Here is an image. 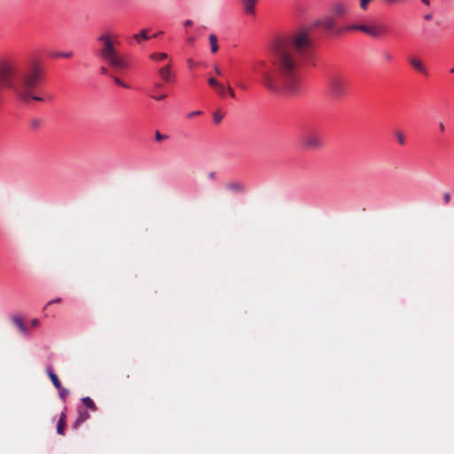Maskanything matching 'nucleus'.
Listing matches in <instances>:
<instances>
[{
    "instance_id": "nucleus-6",
    "label": "nucleus",
    "mask_w": 454,
    "mask_h": 454,
    "mask_svg": "<svg viewBox=\"0 0 454 454\" xmlns=\"http://www.w3.org/2000/svg\"><path fill=\"white\" fill-rule=\"evenodd\" d=\"M408 62L417 72H419L424 75H428V70H427V67L422 62V60L420 59H419L418 57H414V56L409 57Z\"/></svg>"
},
{
    "instance_id": "nucleus-2",
    "label": "nucleus",
    "mask_w": 454,
    "mask_h": 454,
    "mask_svg": "<svg viewBox=\"0 0 454 454\" xmlns=\"http://www.w3.org/2000/svg\"><path fill=\"white\" fill-rule=\"evenodd\" d=\"M100 43L95 54L116 70H125L129 67V62L119 54L108 34H103L97 38Z\"/></svg>"
},
{
    "instance_id": "nucleus-27",
    "label": "nucleus",
    "mask_w": 454,
    "mask_h": 454,
    "mask_svg": "<svg viewBox=\"0 0 454 454\" xmlns=\"http://www.w3.org/2000/svg\"><path fill=\"white\" fill-rule=\"evenodd\" d=\"M42 123V120L39 119V118H36V119H34L31 121V125L34 127V128H38Z\"/></svg>"
},
{
    "instance_id": "nucleus-1",
    "label": "nucleus",
    "mask_w": 454,
    "mask_h": 454,
    "mask_svg": "<svg viewBox=\"0 0 454 454\" xmlns=\"http://www.w3.org/2000/svg\"><path fill=\"white\" fill-rule=\"evenodd\" d=\"M314 43L309 32L301 29L296 33L278 40L272 49V63L276 69L278 83L264 71L258 72L264 84L270 90L278 87L291 95L301 92V67L313 55Z\"/></svg>"
},
{
    "instance_id": "nucleus-22",
    "label": "nucleus",
    "mask_w": 454,
    "mask_h": 454,
    "mask_svg": "<svg viewBox=\"0 0 454 454\" xmlns=\"http://www.w3.org/2000/svg\"><path fill=\"white\" fill-rule=\"evenodd\" d=\"M149 96L156 100H161L167 97L166 93L159 94L157 90L155 91H150Z\"/></svg>"
},
{
    "instance_id": "nucleus-14",
    "label": "nucleus",
    "mask_w": 454,
    "mask_h": 454,
    "mask_svg": "<svg viewBox=\"0 0 454 454\" xmlns=\"http://www.w3.org/2000/svg\"><path fill=\"white\" fill-rule=\"evenodd\" d=\"M47 373L51 380L52 381L54 387L56 388H61V382L59 381L58 376L53 372L52 369L50 366L47 368Z\"/></svg>"
},
{
    "instance_id": "nucleus-44",
    "label": "nucleus",
    "mask_w": 454,
    "mask_h": 454,
    "mask_svg": "<svg viewBox=\"0 0 454 454\" xmlns=\"http://www.w3.org/2000/svg\"><path fill=\"white\" fill-rule=\"evenodd\" d=\"M450 72H451V73H454V67H453L452 69H450Z\"/></svg>"
},
{
    "instance_id": "nucleus-16",
    "label": "nucleus",
    "mask_w": 454,
    "mask_h": 454,
    "mask_svg": "<svg viewBox=\"0 0 454 454\" xmlns=\"http://www.w3.org/2000/svg\"><path fill=\"white\" fill-rule=\"evenodd\" d=\"M208 39H209L211 51L214 53L216 52L218 50L216 35L215 34H211L209 35Z\"/></svg>"
},
{
    "instance_id": "nucleus-20",
    "label": "nucleus",
    "mask_w": 454,
    "mask_h": 454,
    "mask_svg": "<svg viewBox=\"0 0 454 454\" xmlns=\"http://www.w3.org/2000/svg\"><path fill=\"white\" fill-rule=\"evenodd\" d=\"M133 38H134V40H135L137 43H139L141 39H145V40H146V39H148V38H149V36L147 35V33H146V31H145V30H142L139 34H136V35H133Z\"/></svg>"
},
{
    "instance_id": "nucleus-8",
    "label": "nucleus",
    "mask_w": 454,
    "mask_h": 454,
    "mask_svg": "<svg viewBox=\"0 0 454 454\" xmlns=\"http://www.w3.org/2000/svg\"><path fill=\"white\" fill-rule=\"evenodd\" d=\"M304 145L309 149H316L322 145L321 139L314 135L307 136L303 140Z\"/></svg>"
},
{
    "instance_id": "nucleus-18",
    "label": "nucleus",
    "mask_w": 454,
    "mask_h": 454,
    "mask_svg": "<svg viewBox=\"0 0 454 454\" xmlns=\"http://www.w3.org/2000/svg\"><path fill=\"white\" fill-rule=\"evenodd\" d=\"M64 427H65V414L62 413L57 425V433L59 434H64Z\"/></svg>"
},
{
    "instance_id": "nucleus-39",
    "label": "nucleus",
    "mask_w": 454,
    "mask_h": 454,
    "mask_svg": "<svg viewBox=\"0 0 454 454\" xmlns=\"http://www.w3.org/2000/svg\"><path fill=\"white\" fill-rule=\"evenodd\" d=\"M215 73H216L217 74H219V75H220V74H222V73H221V70H220L217 67H215Z\"/></svg>"
},
{
    "instance_id": "nucleus-23",
    "label": "nucleus",
    "mask_w": 454,
    "mask_h": 454,
    "mask_svg": "<svg viewBox=\"0 0 454 454\" xmlns=\"http://www.w3.org/2000/svg\"><path fill=\"white\" fill-rule=\"evenodd\" d=\"M73 55V52L72 51H67V52H53L51 53V56L54 57V58H70L72 57Z\"/></svg>"
},
{
    "instance_id": "nucleus-12",
    "label": "nucleus",
    "mask_w": 454,
    "mask_h": 454,
    "mask_svg": "<svg viewBox=\"0 0 454 454\" xmlns=\"http://www.w3.org/2000/svg\"><path fill=\"white\" fill-rule=\"evenodd\" d=\"M348 11V6L345 4L339 3L333 6V13L336 16H343Z\"/></svg>"
},
{
    "instance_id": "nucleus-17",
    "label": "nucleus",
    "mask_w": 454,
    "mask_h": 454,
    "mask_svg": "<svg viewBox=\"0 0 454 454\" xmlns=\"http://www.w3.org/2000/svg\"><path fill=\"white\" fill-rule=\"evenodd\" d=\"M150 59L154 61H162L168 59V54L165 52H155L150 55Z\"/></svg>"
},
{
    "instance_id": "nucleus-3",
    "label": "nucleus",
    "mask_w": 454,
    "mask_h": 454,
    "mask_svg": "<svg viewBox=\"0 0 454 454\" xmlns=\"http://www.w3.org/2000/svg\"><path fill=\"white\" fill-rule=\"evenodd\" d=\"M327 88L333 98H340L347 93V81L340 74L330 73L327 77Z\"/></svg>"
},
{
    "instance_id": "nucleus-38",
    "label": "nucleus",
    "mask_w": 454,
    "mask_h": 454,
    "mask_svg": "<svg viewBox=\"0 0 454 454\" xmlns=\"http://www.w3.org/2000/svg\"><path fill=\"white\" fill-rule=\"evenodd\" d=\"M195 38L193 36H191L190 38H188V42L190 43H192L194 42Z\"/></svg>"
},
{
    "instance_id": "nucleus-28",
    "label": "nucleus",
    "mask_w": 454,
    "mask_h": 454,
    "mask_svg": "<svg viewBox=\"0 0 454 454\" xmlns=\"http://www.w3.org/2000/svg\"><path fill=\"white\" fill-rule=\"evenodd\" d=\"M223 115H214L213 121L215 124H219L222 121Z\"/></svg>"
},
{
    "instance_id": "nucleus-43",
    "label": "nucleus",
    "mask_w": 454,
    "mask_h": 454,
    "mask_svg": "<svg viewBox=\"0 0 454 454\" xmlns=\"http://www.w3.org/2000/svg\"><path fill=\"white\" fill-rule=\"evenodd\" d=\"M209 177H210V178H214V177H215V173H214V172L210 173V174H209Z\"/></svg>"
},
{
    "instance_id": "nucleus-42",
    "label": "nucleus",
    "mask_w": 454,
    "mask_h": 454,
    "mask_svg": "<svg viewBox=\"0 0 454 454\" xmlns=\"http://www.w3.org/2000/svg\"><path fill=\"white\" fill-rule=\"evenodd\" d=\"M156 138L158 140L161 139V136H160V134L159 132L156 133Z\"/></svg>"
},
{
    "instance_id": "nucleus-19",
    "label": "nucleus",
    "mask_w": 454,
    "mask_h": 454,
    "mask_svg": "<svg viewBox=\"0 0 454 454\" xmlns=\"http://www.w3.org/2000/svg\"><path fill=\"white\" fill-rule=\"evenodd\" d=\"M82 403L89 409L95 411L96 406L93 400L90 397H83L82 399Z\"/></svg>"
},
{
    "instance_id": "nucleus-9",
    "label": "nucleus",
    "mask_w": 454,
    "mask_h": 454,
    "mask_svg": "<svg viewBox=\"0 0 454 454\" xmlns=\"http://www.w3.org/2000/svg\"><path fill=\"white\" fill-rule=\"evenodd\" d=\"M170 68H171L170 64H168V65H166V66H164V67H160L159 69L160 76L167 83H169V82H173V78H172V74H171Z\"/></svg>"
},
{
    "instance_id": "nucleus-34",
    "label": "nucleus",
    "mask_w": 454,
    "mask_h": 454,
    "mask_svg": "<svg viewBox=\"0 0 454 454\" xmlns=\"http://www.w3.org/2000/svg\"><path fill=\"white\" fill-rule=\"evenodd\" d=\"M39 325V320L38 319H33L32 322H31V325L34 326V327H36L37 325Z\"/></svg>"
},
{
    "instance_id": "nucleus-26",
    "label": "nucleus",
    "mask_w": 454,
    "mask_h": 454,
    "mask_svg": "<svg viewBox=\"0 0 454 454\" xmlns=\"http://www.w3.org/2000/svg\"><path fill=\"white\" fill-rule=\"evenodd\" d=\"M113 80H114L115 84H117V85H119V86H121L122 88H125V89H129V84L123 82L120 78H118L116 76L113 77Z\"/></svg>"
},
{
    "instance_id": "nucleus-5",
    "label": "nucleus",
    "mask_w": 454,
    "mask_h": 454,
    "mask_svg": "<svg viewBox=\"0 0 454 454\" xmlns=\"http://www.w3.org/2000/svg\"><path fill=\"white\" fill-rule=\"evenodd\" d=\"M317 24L322 26L327 31H331L337 35H340L347 32L340 31V29L345 28V27L337 26L333 16L325 17L322 20L317 21Z\"/></svg>"
},
{
    "instance_id": "nucleus-29",
    "label": "nucleus",
    "mask_w": 454,
    "mask_h": 454,
    "mask_svg": "<svg viewBox=\"0 0 454 454\" xmlns=\"http://www.w3.org/2000/svg\"><path fill=\"white\" fill-rule=\"evenodd\" d=\"M370 2V0H360V6L363 10H365L367 8V4Z\"/></svg>"
},
{
    "instance_id": "nucleus-15",
    "label": "nucleus",
    "mask_w": 454,
    "mask_h": 454,
    "mask_svg": "<svg viewBox=\"0 0 454 454\" xmlns=\"http://www.w3.org/2000/svg\"><path fill=\"white\" fill-rule=\"evenodd\" d=\"M88 418H89L88 411H80L78 418L76 419L75 422L73 425L74 428H76L81 423L84 422Z\"/></svg>"
},
{
    "instance_id": "nucleus-31",
    "label": "nucleus",
    "mask_w": 454,
    "mask_h": 454,
    "mask_svg": "<svg viewBox=\"0 0 454 454\" xmlns=\"http://www.w3.org/2000/svg\"><path fill=\"white\" fill-rule=\"evenodd\" d=\"M443 200H444V202H445L446 204H448V203L450 202V193H448V192H447V193H445V194L443 195Z\"/></svg>"
},
{
    "instance_id": "nucleus-21",
    "label": "nucleus",
    "mask_w": 454,
    "mask_h": 454,
    "mask_svg": "<svg viewBox=\"0 0 454 454\" xmlns=\"http://www.w3.org/2000/svg\"><path fill=\"white\" fill-rule=\"evenodd\" d=\"M149 96L156 100H161L167 97L166 93L159 94L157 90L155 91H150Z\"/></svg>"
},
{
    "instance_id": "nucleus-13",
    "label": "nucleus",
    "mask_w": 454,
    "mask_h": 454,
    "mask_svg": "<svg viewBox=\"0 0 454 454\" xmlns=\"http://www.w3.org/2000/svg\"><path fill=\"white\" fill-rule=\"evenodd\" d=\"M227 189L231 192H245V186L243 184L239 182H233L227 184Z\"/></svg>"
},
{
    "instance_id": "nucleus-40",
    "label": "nucleus",
    "mask_w": 454,
    "mask_h": 454,
    "mask_svg": "<svg viewBox=\"0 0 454 454\" xmlns=\"http://www.w3.org/2000/svg\"><path fill=\"white\" fill-rule=\"evenodd\" d=\"M190 114H203L200 110H196V111H192L191 112Z\"/></svg>"
},
{
    "instance_id": "nucleus-4",
    "label": "nucleus",
    "mask_w": 454,
    "mask_h": 454,
    "mask_svg": "<svg viewBox=\"0 0 454 454\" xmlns=\"http://www.w3.org/2000/svg\"><path fill=\"white\" fill-rule=\"evenodd\" d=\"M351 30L362 31L374 38L380 37L385 33V29L381 27H369L366 25L346 26L345 28H342L340 31H351Z\"/></svg>"
},
{
    "instance_id": "nucleus-25",
    "label": "nucleus",
    "mask_w": 454,
    "mask_h": 454,
    "mask_svg": "<svg viewBox=\"0 0 454 454\" xmlns=\"http://www.w3.org/2000/svg\"><path fill=\"white\" fill-rule=\"evenodd\" d=\"M381 55H382L383 59H384L386 62H391V61H393V59H394L393 55H392L389 51H383V52L381 53Z\"/></svg>"
},
{
    "instance_id": "nucleus-41",
    "label": "nucleus",
    "mask_w": 454,
    "mask_h": 454,
    "mask_svg": "<svg viewBox=\"0 0 454 454\" xmlns=\"http://www.w3.org/2000/svg\"><path fill=\"white\" fill-rule=\"evenodd\" d=\"M421 2L427 5H429L430 1L429 0H421Z\"/></svg>"
},
{
    "instance_id": "nucleus-36",
    "label": "nucleus",
    "mask_w": 454,
    "mask_h": 454,
    "mask_svg": "<svg viewBox=\"0 0 454 454\" xmlns=\"http://www.w3.org/2000/svg\"><path fill=\"white\" fill-rule=\"evenodd\" d=\"M188 65H189V67H190V68H192V67H194V65H195V64H194V62H193L192 59H189V60H188Z\"/></svg>"
},
{
    "instance_id": "nucleus-11",
    "label": "nucleus",
    "mask_w": 454,
    "mask_h": 454,
    "mask_svg": "<svg viewBox=\"0 0 454 454\" xmlns=\"http://www.w3.org/2000/svg\"><path fill=\"white\" fill-rule=\"evenodd\" d=\"M240 1L243 4L244 11L246 13H247V14L254 13V5H255V3L257 0H240Z\"/></svg>"
},
{
    "instance_id": "nucleus-10",
    "label": "nucleus",
    "mask_w": 454,
    "mask_h": 454,
    "mask_svg": "<svg viewBox=\"0 0 454 454\" xmlns=\"http://www.w3.org/2000/svg\"><path fill=\"white\" fill-rule=\"evenodd\" d=\"M12 322L14 323V325L18 327L19 331L24 334V335H28V329L27 327L26 326V325L24 324L21 317L20 316H13L12 317Z\"/></svg>"
},
{
    "instance_id": "nucleus-33",
    "label": "nucleus",
    "mask_w": 454,
    "mask_h": 454,
    "mask_svg": "<svg viewBox=\"0 0 454 454\" xmlns=\"http://www.w3.org/2000/svg\"><path fill=\"white\" fill-rule=\"evenodd\" d=\"M99 70H100V73H101L102 74H108V70H107V68H106V67H101Z\"/></svg>"
},
{
    "instance_id": "nucleus-37",
    "label": "nucleus",
    "mask_w": 454,
    "mask_h": 454,
    "mask_svg": "<svg viewBox=\"0 0 454 454\" xmlns=\"http://www.w3.org/2000/svg\"><path fill=\"white\" fill-rule=\"evenodd\" d=\"M424 19H425L426 20H430L432 19V15H431V14H426V15L424 16Z\"/></svg>"
},
{
    "instance_id": "nucleus-35",
    "label": "nucleus",
    "mask_w": 454,
    "mask_h": 454,
    "mask_svg": "<svg viewBox=\"0 0 454 454\" xmlns=\"http://www.w3.org/2000/svg\"><path fill=\"white\" fill-rule=\"evenodd\" d=\"M192 23H193V22H192V20H186L184 21V25L185 27H189V26H192Z\"/></svg>"
},
{
    "instance_id": "nucleus-30",
    "label": "nucleus",
    "mask_w": 454,
    "mask_h": 454,
    "mask_svg": "<svg viewBox=\"0 0 454 454\" xmlns=\"http://www.w3.org/2000/svg\"><path fill=\"white\" fill-rule=\"evenodd\" d=\"M162 88V84L160 83V82H155L154 85H153V88L151 91H155V90H159Z\"/></svg>"
},
{
    "instance_id": "nucleus-7",
    "label": "nucleus",
    "mask_w": 454,
    "mask_h": 454,
    "mask_svg": "<svg viewBox=\"0 0 454 454\" xmlns=\"http://www.w3.org/2000/svg\"><path fill=\"white\" fill-rule=\"evenodd\" d=\"M208 83L214 87L216 91L221 95V96H226L228 94L230 95H233V91L230 88V87H225L224 85L219 83L216 79L211 77L208 79Z\"/></svg>"
},
{
    "instance_id": "nucleus-32",
    "label": "nucleus",
    "mask_w": 454,
    "mask_h": 454,
    "mask_svg": "<svg viewBox=\"0 0 454 454\" xmlns=\"http://www.w3.org/2000/svg\"><path fill=\"white\" fill-rule=\"evenodd\" d=\"M61 301V299L60 298H56V299H53V300H51L47 302V306L51 305V304H53V303H58V302H60Z\"/></svg>"
},
{
    "instance_id": "nucleus-24",
    "label": "nucleus",
    "mask_w": 454,
    "mask_h": 454,
    "mask_svg": "<svg viewBox=\"0 0 454 454\" xmlns=\"http://www.w3.org/2000/svg\"><path fill=\"white\" fill-rule=\"evenodd\" d=\"M57 389L59 391V397L63 401H66V398H67V395L69 394V391L67 389L64 388L62 386H61V388H57Z\"/></svg>"
}]
</instances>
